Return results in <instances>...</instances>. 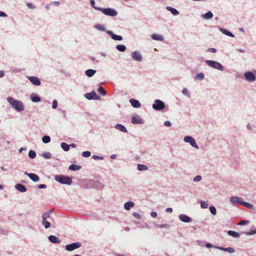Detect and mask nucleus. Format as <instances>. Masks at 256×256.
Returning a JSON list of instances; mask_svg holds the SVG:
<instances>
[{
	"instance_id": "f257e3e1",
	"label": "nucleus",
	"mask_w": 256,
	"mask_h": 256,
	"mask_svg": "<svg viewBox=\"0 0 256 256\" xmlns=\"http://www.w3.org/2000/svg\"><path fill=\"white\" fill-rule=\"evenodd\" d=\"M8 102L16 110L21 112L24 110V106L22 102L16 100L13 98L10 97L7 98Z\"/></svg>"
},
{
	"instance_id": "f03ea898",
	"label": "nucleus",
	"mask_w": 256,
	"mask_h": 256,
	"mask_svg": "<svg viewBox=\"0 0 256 256\" xmlns=\"http://www.w3.org/2000/svg\"><path fill=\"white\" fill-rule=\"evenodd\" d=\"M55 180L57 182L62 184H70L72 183V180L71 178L68 176H66L62 175H57L55 176Z\"/></svg>"
},
{
	"instance_id": "7ed1b4c3",
	"label": "nucleus",
	"mask_w": 256,
	"mask_h": 256,
	"mask_svg": "<svg viewBox=\"0 0 256 256\" xmlns=\"http://www.w3.org/2000/svg\"><path fill=\"white\" fill-rule=\"evenodd\" d=\"M95 9L101 11L104 14L108 16H115L118 14V12L116 10L110 8H95Z\"/></svg>"
},
{
	"instance_id": "20e7f679",
	"label": "nucleus",
	"mask_w": 256,
	"mask_h": 256,
	"mask_svg": "<svg viewBox=\"0 0 256 256\" xmlns=\"http://www.w3.org/2000/svg\"><path fill=\"white\" fill-rule=\"evenodd\" d=\"M206 63L210 67L218 69L220 70H224V67L222 66L219 62H217L212 61L211 60H208L206 61Z\"/></svg>"
},
{
	"instance_id": "39448f33",
	"label": "nucleus",
	"mask_w": 256,
	"mask_h": 256,
	"mask_svg": "<svg viewBox=\"0 0 256 256\" xmlns=\"http://www.w3.org/2000/svg\"><path fill=\"white\" fill-rule=\"evenodd\" d=\"M164 103L158 100H155L154 103L152 105L153 108L158 110L164 109Z\"/></svg>"
},
{
	"instance_id": "423d86ee",
	"label": "nucleus",
	"mask_w": 256,
	"mask_h": 256,
	"mask_svg": "<svg viewBox=\"0 0 256 256\" xmlns=\"http://www.w3.org/2000/svg\"><path fill=\"white\" fill-rule=\"evenodd\" d=\"M82 244L80 242H76L66 245V250L70 252L75 249L80 248Z\"/></svg>"
},
{
	"instance_id": "0eeeda50",
	"label": "nucleus",
	"mask_w": 256,
	"mask_h": 256,
	"mask_svg": "<svg viewBox=\"0 0 256 256\" xmlns=\"http://www.w3.org/2000/svg\"><path fill=\"white\" fill-rule=\"evenodd\" d=\"M184 140L186 142H189L193 147L198 148V146L196 142L194 139L192 137L190 136H186L184 138Z\"/></svg>"
},
{
	"instance_id": "6e6552de",
	"label": "nucleus",
	"mask_w": 256,
	"mask_h": 256,
	"mask_svg": "<svg viewBox=\"0 0 256 256\" xmlns=\"http://www.w3.org/2000/svg\"><path fill=\"white\" fill-rule=\"evenodd\" d=\"M84 96L88 100H98L100 98L95 92L86 93L84 94Z\"/></svg>"
},
{
	"instance_id": "1a4fd4ad",
	"label": "nucleus",
	"mask_w": 256,
	"mask_h": 256,
	"mask_svg": "<svg viewBox=\"0 0 256 256\" xmlns=\"http://www.w3.org/2000/svg\"><path fill=\"white\" fill-rule=\"evenodd\" d=\"M244 76L246 80L249 82H254L256 79L255 76L250 72H246L244 74Z\"/></svg>"
},
{
	"instance_id": "9d476101",
	"label": "nucleus",
	"mask_w": 256,
	"mask_h": 256,
	"mask_svg": "<svg viewBox=\"0 0 256 256\" xmlns=\"http://www.w3.org/2000/svg\"><path fill=\"white\" fill-rule=\"evenodd\" d=\"M24 174L27 175L32 181L34 182H37L40 180L38 176L34 174L28 173L26 172H24Z\"/></svg>"
},
{
	"instance_id": "9b49d317",
	"label": "nucleus",
	"mask_w": 256,
	"mask_h": 256,
	"mask_svg": "<svg viewBox=\"0 0 256 256\" xmlns=\"http://www.w3.org/2000/svg\"><path fill=\"white\" fill-rule=\"evenodd\" d=\"M28 79L35 86H40V82L37 77L32 76H28Z\"/></svg>"
},
{
	"instance_id": "f8f14e48",
	"label": "nucleus",
	"mask_w": 256,
	"mask_h": 256,
	"mask_svg": "<svg viewBox=\"0 0 256 256\" xmlns=\"http://www.w3.org/2000/svg\"><path fill=\"white\" fill-rule=\"evenodd\" d=\"M180 220L184 222H189L192 221V219L188 216L182 214L179 216Z\"/></svg>"
},
{
	"instance_id": "ddd939ff",
	"label": "nucleus",
	"mask_w": 256,
	"mask_h": 256,
	"mask_svg": "<svg viewBox=\"0 0 256 256\" xmlns=\"http://www.w3.org/2000/svg\"><path fill=\"white\" fill-rule=\"evenodd\" d=\"M130 102L134 108H139L140 107L141 104L140 102L136 100L131 99L130 100Z\"/></svg>"
},
{
	"instance_id": "4468645a",
	"label": "nucleus",
	"mask_w": 256,
	"mask_h": 256,
	"mask_svg": "<svg viewBox=\"0 0 256 256\" xmlns=\"http://www.w3.org/2000/svg\"><path fill=\"white\" fill-rule=\"evenodd\" d=\"M48 240L54 244H59L60 242V240L58 237L52 235L48 236Z\"/></svg>"
},
{
	"instance_id": "2eb2a0df",
	"label": "nucleus",
	"mask_w": 256,
	"mask_h": 256,
	"mask_svg": "<svg viewBox=\"0 0 256 256\" xmlns=\"http://www.w3.org/2000/svg\"><path fill=\"white\" fill-rule=\"evenodd\" d=\"M132 57L136 60L141 61L142 60L141 54L137 52H134L132 53Z\"/></svg>"
},
{
	"instance_id": "dca6fc26",
	"label": "nucleus",
	"mask_w": 256,
	"mask_h": 256,
	"mask_svg": "<svg viewBox=\"0 0 256 256\" xmlns=\"http://www.w3.org/2000/svg\"><path fill=\"white\" fill-rule=\"evenodd\" d=\"M16 188L20 192H25L26 190V188L25 186L22 184H17L15 186Z\"/></svg>"
},
{
	"instance_id": "f3484780",
	"label": "nucleus",
	"mask_w": 256,
	"mask_h": 256,
	"mask_svg": "<svg viewBox=\"0 0 256 256\" xmlns=\"http://www.w3.org/2000/svg\"><path fill=\"white\" fill-rule=\"evenodd\" d=\"M133 124H142L143 121L140 117L136 116H133L132 120Z\"/></svg>"
},
{
	"instance_id": "a211bd4d",
	"label": "nucleus",
	"mask_w": 256,
	"mask_h": 256,
	"mask_svg": "<svg viewBox=\"0 0 256 256\" xmlns=\"http://www.w3.org/2000/svg\"><path fill=\"white\" fill-rule=\"evenodd\" d=\"M108 33L110 34L112 38L114 40H122V36L114 34L111 31H109Z\"/></svg>"
},
{
	"instance_id": "6ab92c4d",
	"label": "nucleus",
	"mask_w": 256,
	"mask_h": 256,
	"mask_svg": "<svg viewBox=\"0 0 256 256\" xmlns=\"http://www.w3.org/2000/svg\"><path fill=\"white\" fill-rule=\"evenodd\" d=\"M151 37L153 40H156L162 41L164 40L162 36L157 34H153L151 36Z\"/></svg>"
},
{
	"instance_id": "aec40b11",
	"label": "nucleus",
	"mask_w": 256,
	"mask_h": 256,
	"mask_svg": "<svg viewBox=\"0 0 256 256\" xmlns=\"http://www.w3.org/2000/svg\"><path fill=\"white\" fill-rule=\"evenodd\" d=\"M216 248L219 250H224V251L228 252L230 253H234V250L233 248H230V247H228L227 248H224L218 246Z\"/></svg>"
},
{
	"instance_id": "412c9836",
	"label": "nucleus",
	"mask_w": 256,
	"mask_h": 256,
	"mask_svg": "<svg viewBox=\"0 0 256 256\" xmlns=\"http://www.w3.org/2000/svg\"><path fill=\"white\" fill-rule=\"evenodd\" d=\"M134 206V203L132 202H126L124 204V207L126 210H130Z\"/></svg>"
},
{
	"instance_id": "4be33fe9",
	"label": "nucleus",
	"mask_w": 256,
	"mask_h": 256,
	"mask_svg": "<svg viewBox=\"0 0 256 256\" xmlns=\"http://www.w3.org/2000/svg\"><path fill=\"white\" fill-rule=\"evenodd\" d=\"M116 128L118 129V130H120L121 132H128V130L126 129V128L122 124H117L116 126Z\"/></svg>"
},
{
	"instance_id": "5701e85b",
	"label": "nucleus",
	"mask_w": 256,
	"mask_h": 256,
	"mask_svg": "<svg viewBox=\"0 0 256 256\" xmlns=\"http://www.w3.org/2000/svg\"><path fill=\"white\" fill-rule=\"evenodd\" d=\"M96 70L92 69H89L86 71V74L88 77L93 76L96 74Z\"/></svg>"
},
{
	"instance_id": "b1692460",
	"label": "nucleus",
	"mask_w": 256,
	"mask_h": 256,
	"mask_svg": "<svg viewBox=\"0 0 256 256\" xmlns=\"http://www.w3.org/2000/svg\"><path fill=\"white\" fill-rule=\"evenodd\" d=\"M228 234L229 235V236H230L232 237H234V238H238L240 237V234L236 232H234V231H233V230H228Z\"/></svg>"
},
{
	"instance_id": "393cba45",
	"label": "nucleus",
	"mask_w": 256,
	"mask_h": 256,
	"mask_svg": "<svg viewBox=\"0 0 256 256\" xmlns=\"http://www.w3.org/2000/svg\"><path fill=\"white\" fill-rule=\"evenodd\" d=\"M167 9L170 11L174 15L176 16L178 14L179 12H178L175 8L170 7V6H168Z\"/></svg>"
},
{
	"instance_id": "a878e982",
	"label": "nucleus",
	"mask_w": 256,
	"mask_h": 256,
	"mask_svg": "<svg viewBox=\"0 0 256 256\" xmlns=\"http://www.w3.org/2000/svg\"><path fill=\"white\" fill-rule=\"evenodd\" d=\"M80 166L76 164H72L69 166L68 169L71 170H80Z\"/></svg>"
},
{
	"instance_id": "bb28decb",
	"label": "nucleus",
	"mask_w": 256,
	"mask_h": 256,
	"mask_svg": "<svg viewBox=\"0 0 256 256\" xmlns=\"http://www.w3.org/2000/svg\"><path fill=\"white\" fill-rule=\"evenodd\" d=\"M213 16V14L211 12H208L202 16V17L205 19H210Z\"/></svg>"
},
{
	"instance_id": "cd10ccee",
	"label": "nucleus",
	"mask_w": 256,
	"mask_h": 256,
	"mask_svg": "<svg viewBox=\"0 0 256 256\" xmlns=\"http://www.w3.org/2000/svg\"><path fill=\"white\" fill-rule=\"evenodd\" d=\"M61 147L64 151H68L70 149V146L65 142L61 144Z\"/></svg>"
},
{
	"instance_id": "c85d7f7f",
	"label": "nucleus",
	"mask_w": 256,
	"mask_h": 256,
	"mask_svg": "<svg viewBox=\"0 0 256 256\" xmlns=\"http://www.w3.org/2000/svg\"><path fill=\"white\" fill-rule=\"evenodd\" d=\"M239 198L236 196H232L230 198V202L233 204H236L237 202H242V201L239 200Z\"/></svg>"
},
{
	"instance_id": "c756f323",
	"label": "nucleus",
	"mask_w": 256,
	"mask_h": 256,
	"mask_svg": "<svg viewBox=\"0 0 256 256\" xmlns=\"http://www.w3.org/2000/svg\"><path fill=\"white\" fill-rule=\"evenodd\" d=\"M116 49L120 52H124L126 50V48L124 45L118 44L116 46Z\"/></svg>"
},
{
	"instance_id": "7c9ffc66",
	"label": "nucleus",
	"mask_w": 256,
	"mask_h": 256,
	"mask_svg": "<svg viewBox=\"0 0 256 256\" xmlns=\"http://www.w3.org/2000/svg\"><path fill=\"white\" fill-rule=\"evenodd\" d=\"M148 167L145 166V165H144V164H138V169L139 170H148Z\"/></svg>"
},
{
	"instance_id": "2f4dec72",
	"label": "nucleus",
	"mask_w": 256,
	"mask_h": 256,
	"mask_svg": "<svg viewBox=\"0 0 256 256\" xmlns=\"http://www.w3.org/2000/svg\"><path fill=\"white\" fill-rule=\"evenodd\" d=\"M208 206V204L207 202L202 200L200 202V206L202 208H206Z\"/></svg>"
},
{
	"instance_id": "473e14b6",
	"label": "nucleus",
	"mask_w": 256,
	"mask_h": 256,
	"mask_svg": "<svg viewBox=\"0 0 256 256\" xmlns=\"http://www.w3.org/2000/svg\"><path fill=\"white\" fill-rule=\"evenodd\" d=\"M98 91L100 94L102 96H104L106 94V91L104 90V89L102 86L99 87Z\"/></svg>"
},
{
	"instance_id": "72a5a7b5",
	"label": "nucleus",
	"mask_w": 256,
	"mask_h": 256,
	"mask_svg": "<svg viewBox=\"0 0 256 256\" xmlns=\"http://www.w3.org/2000/svg\"><path fill=\"white\" fill-rule=\"evenodd\" d=\"M42 142L44 143H48L50 142V138L49 136H44L42 138Z\"/></svg>"
},
{
	"instance_id": "f704fd0d",
	"label": "nucleus",
	"mask_w": 256,
	"mask_h": 256,
	"mask_svg": "<svg viewBox=\"0 0 256 256\" xmlns=\"http://www.w3.org/2000/svg\"><path fill=\"white\" fill-rule=\"evenodd\" d=\"M42 224L46 228H50L51 226L50 222L46 221V220H42Z\"/></svg>"
},
{
	"instance_id": "c9c22d12",
	"label": "nucleus",
	"mask_w": 256,
	"mask_h": 256,
	"mask_svg": "<svg viewBox=\"0 0 256 256\" xmlns=\"http://www.w3.org/2000/svg\"><path fill=\"white\" fill-rule=\"evenodd\" d=\"M42 220H46L50 217V212H46L42 214Z\"/></svg>"
},
{
	"instance_id": "e433bc0d",
	"label": "nucleus",
	"mask_w": 256,
	"mask_h": 256,
	"mask_svg": "<svg viewBox=\"0 0 256 256\" xmlns=\"http://www.w3.org/2000/svg\"><path fill=\"white\" fill-rule=\"evenodd\" d=\"M240 203L242 204V205L246 206V207L250 208H253L252 204H250L249 203L244 202H240Z\"/></svg>"
},
{
	"instance_id": "4c0bfd02",
	"label": "nucleus",
	"mask_w": 256,
	"mask_h": 256,
	"mask_svg": "<svg viewBox=\"0 0 256 256\" xmlns=\"http://www.w3.org/2000/svg\"><path fill=\"white\" fill-rule=\"evenodd\" d=\"M28 156L31 158H34L36 156V154L35 152L30 150L28 152Z\"/></svg>"
},
{
	"instance_id": "58836bf2",
	"label": "nucleus",
	"mask_w": 256,
	"mask_h": 256,
	"mask_svg": "<svg viewBox=\"0 0 256 256\" xmlns=\"http://www.w3.org/2000/svg\"><path fill=\"white\" fill-rule=\"evenodd\" d=\"M31 100L34 102H36L40 101V98L38 96H34L31 97Z\"/></svg>"
},
{
	"instance_id": "ea45409f",
	"label": "nucleus",
	"mask_w": 256,
	"mask_h": 256,
	"mask_svg": "<svg viewBox=\"0 0 256 256\" xmlns=\"http://www.w3.org/2000/svg\"><path fill=\"white\" fill-rule=\"evenodd\" d=\"M196 78L198 80H202L204 78V74L202 73H200L196 74Z\"/></svg>"
},
{
	"instance_id": "a19ab883",
	"label": "nucleus",
	"mask_w": 256,
	"mask_h": 256,
	"mask_svg": "<svg viewBox=\"0 0 256 256\" xmlns=\"http://www.w3.org/2000/svg\"><path fill=\"white\" fill-rule=\"evenodd\" d=\"M210 212L213 214V215H216V208L213 206H211L210 207Z\"/></svg>"
},
{
	"instance_id": "79ce46f5",
	"label": "nucleus",
	"mask_w": 256,
	"mask_h": 256,
	"mask_svg": "<svg viewBox=\"0 0 256 256\" xmlns=\"http://www.w3.org/2000/svg\"><path fill=\"white\" fill-rule=\"evenodd\" d=\"M82 154L84 157L88 158L90 156V152L88 151H85L82 152Z\"/></svg>"
},
{
	"instance_id": "37998d69",
	"label": "nucleus",
	"mask_w": 256,
	"mask_h": 256,
	"mask_svg": "<svg viewBox=\"0 0 256 256\" xmlns=\"http://www.w3.org/2000/svg\"><path fill=\"white\" fill-rule=\"evenodd\" d=\"M169 226H170L169 225H168L167 224H158V225L156 226L157 228H169Z\"/></svg>"
},
{
	"instance_id": "c03bdc74",
	"label": "nucleus",
	"mask_w": 256,
	"mask_h": 256,
	"mask_svg": "<svg viewBox=\"0 0 256 256\" xmlns=\"http://www.w3.org/2000/svg\"><path fill=\"white\" fill-rule=\"evenodd\" d=\"M202 180V177L200 176H196L194 178V181L195 182H200Z\"/></svg>"
},
{
	"instance_id": "a18cd8bd",
	"label": "nucleus",
	"mask_w": 256,
	"mask_h": 256,
	"mask_svg": "<svg viewBox=\"0 0 256 256\" xmlns=\"http://www.w3.org/2000/svg\"><path fill=\"white\" fill-rule=\"evenodd\" d=\"M42 156L46 158H51L50 154L49 152H45L42 154Z\"/></svg>"
},
{
	"instance_id": "49530a36",
	"label": "nucleus",
	"mask_w": 256,
	"mask_h": 256,
	"mask_svg": "<svg viewBox=\"0 0 256 256\" xmlns=\"http://www.w3.org/2000/svg\"><path fill=\"white\" fill-rule=\"evenodd\" d=\"M256 234V230H252L248 232H246V235H252Z\"/></svg>"
},
{
	"instance_id": "de8ad7c7",
	"label": "nucleus",
	"mask_w": 256,
	"mask_h": 256,
	"mask_svg": "<svg viewBox=\"0 0 256 256\" xmlns=\"http://www.w3.org/2000/svg\"><path fill=\"white\" fill-rule=\"evenodd\" d=\"M224 33L228 36H230L231 37H234V35L232 34L230 32L227 31L226 30H224Z\"/></svg>"
},
{
	"instance_id": "09e8293b",
	"label": "nucleus",
	"mask_w": 256,
	"mask_h": 256,
	"mask_svg": "<svg viewBox=\"0 0 256 256\" xmlns=\"http://www.w3.org/2000/svg\"><path fill=\"white\" fill-rule=\"evenodd\" d=\"M58 106V102L56 100H54L52 102V108L54 109L56 108Z\"/></svg>"
},
{
	"instance_id": "8fccbe9b",
	"label": "nucleus",
	"mask_w": 256,
	"mask_h": 256,
	"mask_svg": "<svg viewBox=\"0 0 256 256\" xmlns=\"http://www.w3.org/2000/svg\"><path fill=\"white\" fill-rule=\"evenodd\" d=\"M248 223V222L247 220H242L241 221H240L239 222V223L238 224L239 225H244V224H247Z\"/></svg>"
},
{
	"instance_id": "3c124183",
	"label": "nucleus",
	"mask_w": 256,
	"mask_h": 256,
	"mask_svg": "<svg viewBox=\"0 0 256 256\" xmlns=\"http://www.w3.org/2000/svg\"><path fill=\"white\" fill-rule=\"evenodd\" d=\"M96 28L97 29H98V30H104V26H102V25H100V24L96 25Z\"/></svg>"
},
{
	"instance_id": "603ef678",
	"label": "nucleus",
	"mask_w": 256,
	"mask_h": 256,
	"mask_svg": "<svg viewBox=\"0 0 256 256\" xmlns=\"http://www.w3.org/2000/svg\"><path fill=\"white\" fill-rule=\"evenodd\" d=\"M92 158L94 160H102L103 159L102 157L100 156H96V155H94L92 156Z\"/></svg>"
},
{
	"instance_id": "864d4df0",
	"label": "nucleus",
	"mask_w": 256,
	"mask_h": 256,
	"mask_svg": "<svg viewBox=\"0 0 256 256\" xmlns=\"http://www.w3.org/2000/svg\"><path fill=\"white\" fill-rule=\"evenodd\" d=\"M182 94L184 95L188 96L189 94L188 91L186 88H184L182 90Z\"/></svg>"
},
{
	"instance_id": "5fc2aeb1",
	"label": "nucleus",
	"mask_w": 256,
	"mask_h": 256,
	"mask_svg": "<svg viewBox=\"0 0 256 256\" xmlns=\"http://www.w3.org/2000/svg\"><path fill=\"white\" fill-rule=\"evenodd\" d=\"M150 216L152 217V218H156L157 216H158V214L156 212H152L151 213H150Z\"/></svg>"
},
{
	"instance_id": "6e6d98bb",
	"label": "nucleus",
	"mask_w": 256,
	"mask_h": 256,
	"mask_svg": "<svg viewBox=\"0 0 256 256\" xmlns=\"http://www.w3.org/2000/svg\"><path fill=\"white\" fill-rule=\"evenodd\" d=\"M26 6L31 9H34L35 6H34L31 3H27Z\"/></svg>"
},
{
	"instance_id": "4d7b16f0",
	"label": "nucleus",
	"mask_w": 256,
	"mask_h": 256,
	"mask_svg": "<svg viewBox=\"0 0 256 256\" xmlns=\"http://www.w3.org/2000/svg\"><path fill=\"white\" fill-rule=\"evenodd\" d=\"M133 216L136 218H140V214H138V213H136V212H134L133 214Z\"/></svg>"
},
{
	"instance_id": "13d9d810",
	"label": "nucleus",
	"mask_w": 256,
	"mask_h": 256,
	"mask_svg": "<svg viewBox=\"0 0 256 256\" xmlns=\"http://www.w3.org/2000/svg\"><path fill=\"white\" fill-rule=\"evenodd\" d=\"M38 187L39 188H46V184H39L38 186Z\"/></svg>"
},
{
	"instance_id": "bf43d9fd",
	"label": "nucleus",
	"mask_w": 256,
	"mask_h": 256,
	"mask_svg": "<svg viewBox=\"0 0 256 256\" xmlns=\"http://www.w3.org/2000/svg\"><path fill=\"white\" fill-rule=\"evenodd\" d=\"M208 50L214 53L216 52V50L214 48H210Z\"/></svg>"
},
{
	"instance_id": "052dcab7",
	"label": "nucleus",
	"mask_w": 256,
	"mask_h": 256,
	"mask_svg": "<svg viewBox=\"0 0 256 256\" xmlns=\"http://www.w3.org/2000/svg\"><path fill=\"white\" fill-rule=\"evenodd\" d=\"M164 125L166 126H171V124L169 121H166L164 122Z\"/></svg>"
},
{
	"instance_id": "680f3d73",
	"label": "nucleus",
	"mask_w": 256,
	"mask_h": 256,
	"mask_svg": "<svg viewBox=\"0 0 256 256\" xmlns=\"http://www.w3.org/2000/svg\"><path fill=\"white\" fill-rule=\"evenodd\" d=\"M90 4L92 5V6L94 8H96L95 6H94V4H95V2L94 0H90Z\"/></svg>"
},
{
	"instance_id": "e2e57ef3",
	"label": "nucleus",
	"mask_w": 256,
	"mask_h": 256,
	"mask_svg": "<svg viewBox=\"0 0 256 256\" xmlns=\"http://www.w3.org/2000/svg\"><path fill=\"white\" fill-rule=\"evenodd\" d=\"M166 211L167 212H172V209L171 208H168L166 209Z\"/></svg>"
},
{
	"instance_id": "0e129e2a",
	"label": "nucleus",
	"mask_w": 256,
	"mask_h": 256,
	"mask_svg": "<svg viewBox=\"0 0 256 256\" xmlns=\"http://www.w3.org/2000/svg\"><path fill=\"white\" fill-rule=\"evenodd\" d=\"M6 14L3 12H0V16H6Z\"/></svg>"
},
{
	"instance_id": "69168bd1",
	"label": "nucleus",
	"mask_w": 256,
	"mask_h": 256,
	"mask_svg": "<svg viewBox=\"0 0 256 256\" xmlns=\"http://www.w3.org/2000/svg\"><path fill=\"white\" fill-rule=\"evenodd\" d=\"M4 75V72L2 70H0V78H2Z\"/></svg>"
},
{
	"instance_id": "338daca9",
	"label": "nucleus",
	"mask_w": 256,
	"mask_h": 256,
	"mask_svg": "<svg viewBox=\"0 0 256 256\" xmlns=\"http://www.w3.org/2000/svg\"><path fill=\"white\" fill-rule=\"evenodd\" d=\"M206 246L207 248H212V244H210L208 243V244H206Z\"/></svg>"
},
{
	"instance_id": "774afa93",
	"label": "nucleus",
	"mask_w": 256,
	"mask_h": 256,
	"mask_svg": "<svg viewBox=\"0 0 256 256\" xmlns=\"http://www.w3.org/2000/svg\"><path fill=\"white\" fill-rule=\"evenodd\" d=\"M54 4L56 5V6H58L60 4V2H54Z\"/></svg>"
}]
</instances>
